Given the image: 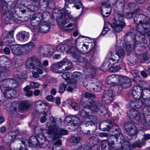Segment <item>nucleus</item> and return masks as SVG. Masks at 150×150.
<instances>
[{
	"label": "nucleus",
	"instance_id": "f257e3e1",
	"mask_svg": "<svg viewBox=\"0 0 150 150\" xmlns=\"http://www.w3.org/2000/svg\"><path fill=\"white\" fill-rule=\"evenodd\" d=\"M95 95L86 92L84 93L81 97V100L84 102L87 105L83 107L79 113L80 116L85 119L90 117L91 115H90V111L92 113H97L99 115L104 116L107 113V110L103 107L100 103L94 101L91 98H95Z\"/></svg>",
	"mask_w": 150,
	"mask_h": 150
},
{
	"label": "nucleus",
	"instance_id": "f03ea898",
	"mask_svg": "<svg viewBox=\"0 0 150 150\" xmlns=\"http://www.w3.org/2000/svg\"><path fill=\"white\" fill-rule=\"evenodd\" d=\"M115 22L113 24H110L108 22H105L102 34L105 35L110 30L111 27L113 29L117 32L122 31L126 25V23L123 21L124 14L119 11H116L115 13Z\"/></svg>",
	"mask_w": 150,
	"mask_h": 150
},
{
	"label": "nucleus",
	"instance_id": "7ed1b4c3",
	"mask_svg": "<svg viewBox=\"0 0 150 150\" xmlns=\"http://www.w3.org/2000/svg\"><path fill=\"white\" fill-rule=\"evenodd\" d=\"M26 66L30 69L37 70V72L33 71L32 74L33 77L37 78L39 77V74H42V65L40 60L35 56H32L27 59L26 61Z\"/></svg>",
	"mask_w": 150,
	"mask_h": 150
},
{
	"label": "nucleus",
	"instance_id": "20e7f679",
	"mask_svg": "<svg viewBox=\"0 0 150 150\" xmlns=\"http://www.w3.org/2000/svg\"><path fill=\"white\" fill-rule=\"evenodd\" d=\"M47 133L48 137L52 140H55L63 135L68 134V131L63 129L59 128L56 125H52L48 127Z\"/></svg>",
	"mask_w": 150,
	"mask_h": 150
},
{
	"label": "nucleus",
	"instance_id": "39448f33",
	"mask_svg": "<svg viewBox=\"0 0 150 150\" xmlns=\"http://www.w3.org/2000/svg\"><path fill=\"white\" fill-rule=\"evenodd\" d=\"M56 20L59 25L63 26L69 22L70 19H74L70 14V11L67 9L58 10Z\"/></svg>",
	"mask_w": 150,
	"mask_h": 150
},
{
	"label": "nucleus",
	"instance_id": "423d86ee",
	"mask_svg": "<svg viewBox=\"0 0 150 150\" xmlns=\"http://www.w3.org/2000/svg\"><path fill=\"white\" fill-rule=\"evenodd\" d=\"M11 66V62L5 56L0 57V77L6 76L8 69Z\"/></svg>",
	"mask_w": 150,
	"mask_h": 150
},
{
	"label": "nucleus",
	"instance_id": "0eeeda50",
	"mask_svg": "<svg viewBox=\"0 0 150 150\" xmlns=\"http://www.w3.org/2000/svg\"><path fill=\"white\" fill-rule=\"evenodd\" d=\"M69 65V66L65 68L66 70L70 69L71 67V63L67 59H64L59 62L53 64L51 67V69L54 72L61 73H62L61 71L58 70V69L60 68L62 66L65 65Z\"/></svg>",
	"mask_w": 150,
	"mask_h": 150
},
{
	"label": "nucleus",
	"instance_id": "6e6552de",
	"mask_svg": "<svg viewBox=\"0 0 150 150\" xmlns=\"http://www.w3.org/2000/svg\"><path fill=\"white\" fill-rule=\"evenodd\" d=\"M53 50V48L52 47L43 45L38 47V52L41 56L48 57L52 54Z\"/></svg>",
	"mask_w": 150,
	"mask_h": 150
},
{
	"label": "nucleus",
	"instance_id": "1a4fd4ad",
	"mask_svg": "<svg viewBox=\"0 0 150 150\" xmlns=\"http://www.w3.org/2000/svg\"><path fill=\"white\" fill-rule=\"evenodd\" d=\"M18 86V83L16 80L13 78H9L0 82V88L4 90L5 88H8L14 89Z\"/></svg>",
	"mask_w": 150,
	"mask_h": 150
},
{
	"label": "nucleus",
	"instance_id": "9d476101",
	"mask_svg": "<svg viewBox=\"0 0 150 150\" xmlns=\"http://www.w3.org/2000/svg\"><path fill=\"white\" fill-rule=\"evenodd\" d=\"M129 118L134 123L138 124L141 120L139 112L137 110L132 109L129 110L127 112Z\"/></svg>",
	"mask_w": 150,
	"mask_h": 150
},
{
	"label": "nucleus",
	"instance_id": "9b49d317",
	"mask_svg": "<svg viewBox=\"0 0 150 150\" xmlns=\"http://www.w3.org/2000/svg\"><path fill=\"white\" fill-rule=\"evenodd\" d=\"M124 127L126 133L129 135L136 136L138 132L137 129L133 124L127 122L124 124Z\"/></svg>",
	"mask_w": 150,
	"mask_h": 150
},
{
	"label": "nucleus",
	"instance_id": "f8f14e48",
	"mask_svg": "<svg viewBox=\"0 0 150 150\" xmlns=\"http://www.w3.org/2000/svg\"><path fill=\"white\" fill-rule=\"evenodd\" d=\"M113 96V92L112 90H105L102 97V101L103 103L108 104L110 103L112 100Z\"/></svg>",
	"mask_w": 150,
	"mask_h": 150
},
{
	"label": "nucleus",
	"instance_id": "ddd939ff",
	"mask_svg": "<svg viewBox=\"0 0 150 150\" xmlns=\"http://www.w3.org/2000/svg\"><path fill=\"white\" fill-rule=\"evenodd\" d=\"M65 123L68 124L70 123L71 127H74L76 129L79 125L81 121L80 119L76 116L67 117L65 118Z\"/></svg>",
	"mask_w": 150,
	"mask_h": 150
},
{
	"label": "nucleus",
	"instance_id": "4468645a",
	"mask_svg": "<svg viewBox=\"0 0 150 150\" xmlns=\"http://www.w3.org/2000/svg\"><path fill=\"white\" fill-rule=\"evenodd\" d=\"M50 29V25L49 24L46 22H41L39 27L36 28H34L33 30L34 31L37 33L39 31L42 33H45L47 32Z\"/></svg>",
	"mask_w": 150,
	"mask_h": 150
},
{
	"label": "nucleus",
	"instance_id": "2eb2a0df",
	"mask_svg": "<svg viewBox=\"0 0 150 150\" xmlns=\"http://www.w3.org/2000/svg\"><path fill=\"white\" fill-rule=\"evenodd\" d=\"M144 91L140 86H134L132 90V95L133 97L137 99H140L143 97Z\"/></svg>",
	"mask_w": 150,
	"mask_h": 150
},
{
	"label": "nucleus",
	"instance_id": "dca6fc26",
	"mask_svg": "<svg viewBox=\"0 0 150 150\" xmlns=\"http://www.w3.org/2000/svg\"><path fill=\"white\" fill-rule=\"evenodd\" d=\"M112 57L110 58V59L113 62H115V63L118 62L119 58L122 59L124 56L125 53L124 50L122 49H120L118 51H117L115 56L113 53L110 52V54ZM115 63H112L114 64Z\"/></svg>",
	"mask_w": 150,
	"mask_h": 150
},
{
	"label": "nucleus",
	"instance_id": "f3484780",
	"mask_svg": "<svg viewBox=\"0 0 150 150\" xmlns=\"http://www.w3.org/2000/svg\"><path fill=\"white\" fill-rule=\"evenodd\" d=\"M42 16L41 13H37L34 15L32 17L30 21V24L34 28H38V27L39 24L41 23Z\"/></svg>",
	"mask_w": 150,
	"mask_h": 150
},
{
	"label": "nucleus",
	"instance_id": "a211bd4d",
	"mask_svg": "<svg viewBox=\"0 0 150 150\" xmlns=\"http://www.w3.org/2000/svg\"><path fill=\"white\" fill-rule=\"evenodd\" d=\"M115 144L114 141L110 139L102 141L101 145L102 148L104 150H110L112 148L113 145Z\"/></svg>",
	"mask_w": 150,
	"mask_h": 150
},
{
	"label": "nucleus",
	"instance_id": "6ab92c4d",
	"mask_svg": "<svg viewBox=\"0 0 150 150\" xmlns=\"http://www.w3.org/2000/svg\"><path fill=\"white\" fill-rule=\"evenodd\" d=\"M120 75L112 74L109 76L106 79V82L108 84L116 85L119 82Z\"/></svg>",
	"mask_w": 150,
	"mask_h": 150
},
{
	"label": "nucleus",
	"instance_id": "aec40b11",
	"mask_svg": "<svg viewBox=\"0 0 150 150\" xmlns=\"http://www.w3.org/2000/svg\"><path fill=\"white\" fill-rule=\"evenodd\" d=\"M119 83H120L121 87L123 88H129L131 85L130 79L126 76H121Z\"/></svg>",
	"mask_w": 150,
	"mask_h": 150
},
{
	"label": "nucleus",
	"instance_id": "412c9836",
	"mask_svg": "<svg viewBox=\"0 0 150 150\" xmlns=\"http://www.w3.org/2000/svg\"><path fill=\"white\" fill-rule=\"evenodd\" d=\"M12 52L15 55H22L24 54L22 45H15L11 46Z\"/></svg>",
	"mask_w": 150,
	"mask_h": 150
},
{
	"label": "nucleus",
	"instance_id": "4be33fe9",
	"mask_svg": "<svg viewBox=\"0 0 150 150\" xmlns=\"http://www.w3.org/2000/svg\"><path fill=\"white\" fill-rule=\"evenodd\" d=\"M13 15V14L11 11L6 12L2 17L3 20L7 24L11 23L13 21L15 20Z\"/></svg>",
	"mask_w": 150,
	"mask_h": 150
},
{
	"label": "nucleus",
	"instance_id": "5701e85b",
	"mask_svg": "<svg viewBox=\"0 0 150 150\" xmlns=\"http://www.w3.org/2000/svg\"><path fill=\"white\" fill-rule=\"evenodd\" d=\"M65 9H67V10L70 11L69 7L70 6H69V4H71L72 3H74L76 4L74 6L77 9H79L80 7H82V4L80 2V0H65Z\"/></svg>",
	"mask_w": 150,
	"mask_h": 150
},
{
	"label": "nucleus",
	"instance_id": "b1692460",
	"mask_svg": "<svg viewBox=\"0 0 150 150\" xmlns=\"http://www.w3.org/2000/svg\"><path fill=\"white\" fill-rule=\"evenodd\" d=\"M22 45L24 55L26 54L31 52L35 46L34 43L32 41Z\"/></svg>",
	"mask_w": 150,
	"mask_h": 150
},
{
	"label": "nucleus",
	"instance_id": "393cba45",
	"mask_svg": "<svg viewBox=\"0 0 150 150\" xmlns=\"http://www.w3.org/2000/svg\"><path fill=\"white\" fill-rule=\"evenodd\" d=\"M110 6L106 3L104 2L102 3V6L100 8V10L102 15L105 17H107L110 15Z\"/></svg>",
	"mask_w": 150,
	"mask_h": 150
},
{
	"label": "nucleus",
	"instance_id": "a878e982",
	"mask_svg": "<svg viewBox=\"0 0 150 150\" xmlns=\"http://www.w3.org/2000/svg\"><path fill=\"white\" fill-rule=\"evenodd\" d=\"M97 120L96 117L93 116H90L89 117L86 118L83 120V122L86 127H91L93 125H96L95 124Z\"/></svg>",
	"mask_w": 150,
	"mask_h": 150
},
{
	"label": "nucleus",
	"instance_id": "bb28decb",
	"mask_svg": "<svg viewBox=\"0 0 150 150\" xmlns=\"http://www.w3.org/2000/svg\"><path fill=\"white\" fill-rule=\"evenodd\" d=\"M0 89L4 96L6 98H11L14 96V93L15 91L12 90V88H6L4 90H2L1 88Z\"/></svg>",
	"mask_w": 150,
	"mask_h": 150
},
{
	"label": "nucleus",
	"instance_id": "cd10ccee",
	"mask_svg": "<svg viewBox=\"0 0 150 150\" xmlns=\"http://www.w3.org/2000/svg\"><path fill=\"white\" fill-rule=\"evenodd\" d=\"M142 19V21L140 26L142 27L144 30H146L150 26L149 18L148 17L143 15Z\"/></svg>",
	"mask_w": 150,
	"mask_h": 150
},
{
	"label": "nucleus",
	"instance_id": "c85d7f7f",
	"mask_svg": "<svg viewBox=\"0 0 150 150\" xmlns=\"http://www.w3.org/2000/svg\"><path fill=\"white\" fill-rule=\"evenodd\" d=\"M29 35V33L25 31H22L17 35V38L21 41H25L28 39Z\"/></svg>",
	"mask_w": 150,
	"mask_h": 150
},
{
	"label": "nucleus",
	"instance_id": "c756f323",
	"mask_svg": "<svg viewBox=\"0 0 150 150\" xmlns=\"http://www.w3.org/2000/svg\"><path fill=\"white\" fill-rule=\"evenodd\" d=\"M39 142L40 146L42 148L48 149L51 146L49 142L44 137L41 138Z\"/></svg>",
	"mask_w": 150,
	"mask_h": 150
},
{
	"label": "nucleus",
	"instance_id": "7c9ffc66",
	"mask_svg": "<svg viewBox=\"0 0 150 150\" xmlns=\"http://www.w3.org/2000/svg\"><path fill=\"white\" fill-rule=\"evenodd\" d=\"M110 124L107 121H102L100 124L99 128L103 131H108L111 129Z\"/></svg>",
	"mask_w": 150,
	"mask_h": 150
},
{
	"label": "nucleus",
	"instance_id": "2f4dec72",
	"mask_svg": "<svg viewBox=\"0 0 150 150\" xmlns=\"http://www.w3.org/2000/svg\"><path fill=\"white\" fill-rule=\"evenodd\" d=\"M73 57L74 60L77 62H81L83 61L86 62H88V61L85 58H83L81 57L80 54V53L79 51L78 53H76L75 54L72 56Z\"/></svg>",
	"mask_w": 150,
	"mask_h": 150
},
{
	"label": "nucleus",
	"instance_id": "473e14b6",
	"mask_svg": "<svg viewBox=\"0 0 150 150\" xmlns=\"http://www.w3.org/2000/svg\"><path fill=\"white\" fill-rule=\"evenodd\" d=\"M143 104L142 100L140 99H137L136 100L132 101L130 103V105L132 107L136 108H141Z\"/></svg>",
	"mask_w": 150,
	"mask_h": 150
},
{
	"label": "nucleus",
	"instance_id": "72a5a7b5",
	"mask_svg": "<svg viewBox=\"0 0 150 150\" xmlns=\"http://www.w3.org/2000/svg\"><path fill=\"white\" fill-rule=\"evenodd\" d=\"M47 105L46 103H43L40 101H38L35 104V109L38 112L42 111Z\"/></svg>",
	"mask_w": 150,
	"mask_h": 150
},
{
	"label": "nucleus",
	"instance_id": "f704fd0d",
	"mask_svg": "<svg viewBox=\"0 0 150 150\" xmlns=\"http://www.w3.org/2000/svg\"><path fill=\"white\" fill-rule=\"evenodd\" d=\"M83 86L89 91L93 92L95 91V83H87V82H84L83 83Z\"/></svg>",
	"mask_w": 150,
	"mask_h": 150
},
{
	"label": "nucleus",
	"instance_id": "c9c22d12",
	"mask_svg": "<svg viewBox=\"0 0 150 150\" xmlns=\"http://www.w3.org/2000/svg\"><path fill=\"white\" fill-rule=\"evenodd\" d=\"M40 139L39 137L38 138L34 136H32L30 138L29 141V144L33 146H37L38 144H39V141Z\"/></svg>",
	"mask_w": 150,
	"mask_h": 150
},
{
	"label": "nucleus",
	"instance_id": "e433bc0d",
	"mask_svg": "<svg viewBox=\"0 0 150 150\" xmlns=\"http://www.w3.org/2000/svg\"><path fill=\"white\" fill-rule=\"evenodd\" d=\"M143 15L141 14H137L134 18V21L135 23L137 25L140 26L142 21V17Z\"/></svg>",
	"mask_w": 150,
	"mask_h": 150
},
{
	"label": "nucleus",
	"instance_id": "4c0bfd02",
	"mask_svg": "<svg viewBox=\"0 0 150 150\" xmlns=\"http://www.w3.org/2000/svg\"><path fill=\"white\" fill-rule=\"evenodd\" d=\"M121 149L122 150H130V144L129 142L127 140H125L122 142Z\"/></svg>",
	"mask_w": 150,
	"mask_h": 150
},
{
	"label": "nucleus",
	"instance_id": "58836bf2",
	"mask_svg": "<svg viewBox=\"0 0 150 150\" xmlns=\"http://www.w3.org/2000/svg\"><path fill=\"white\" fill-rule=\"evenodd\" d=\"M113 137L115 138L117 142H119L121 144L124 141L126 140L122 134L120 132L116 135H114Z\"/></svg>",
	"mask_w": 150,
	"mask_h": 150
},
{
	"label": "nucleus",
	"instance_id": "ea45409f",
	"mask_svg": "<svg viewBox=\"0 0 150 150\" xmlns=\"http://www.w3.org/2000/svg\"><path fill=\"white\" fill-rule=\"evenodd\" d=\"M62 141L60 140L57 141L53 145L52 149L53 150H62L60 145H62Z\"/></svg>",
	"mask_w": 150,
	"mask_h": 150
},
{
	"label": "nucleus",
	"instance_id": "a19ab883",
	"mask_svg": "<svg viewBox=\"0 0 150 150\" xmlns=\"http://www.w3.org/2000/svg\"><path fill=\"white\" fill-rule=\"evenodd\" d=\"M14 139L11 135L8 134L6 135L3 138V141L6 144L11 143L13 141Z\"/></svg>",
	"mask_w": 150,
	"mask_h": 150
},
{
	"label": "nucleus",
	"instance_id": "79ce46f5",
	"mask_svg": "<svg viewBox=\"0 0 150 150\" xmlns=\"http://www.w3.org/2000/svg\"><path fill=\"white\" fill-rule=\"evenodd\" d=\"M29 103L28 101L22 102L19 105V107L22 110H27L29 107Z\"/></svg>",
	"mask_w": 150,
	"mask_h": 150
},
{
	"label": "nucleus",
	"instance_id": "37998d69",
	"mask_svg": "<svg viewBox=\"0 0 150 150\" xmlns=\"http://www.w3.org/2000/svg\"><path fill=\"white\" fill-rule=\"evenodd\" d=\"M133 81L134 82V86H141V83L142 81V78L139 75L134 77Z\"/></svg>",
	"mask_w": 150,
	"mask_h": 150
},
{
	"label": "nucleus",
	"instance_id": "c03bdc74",
	"mask_svg": "<svg viewBox=\"0 0 150 150\" xmlns=\"http://www.w3.org/2000/svg\"><path fill=\"white\" fill-rule=\"evenodd\" d=\"M30 86L28 85L26 86L23 89L24 91L26 92L25 95L27 97H30L33 95V91L30 90Z\"/></svg>",
	"mask_w": 150,
	"mask_h": 150
},
{
	"label": "nucleus",
	"instance_id": "a18cd8bd",
	"mask_svg": "<svg viewBox=\"0 0 150 150\" xmlns=\"http://www.w3.org/2000/svg\"><path fill=\"white\" fill-rule=\"evenodd\" d=\"M98 142V139L95 137H92L89 139V144L91 146L97 144Z\"/></svg>",
	"mask_w": 150,
	"mask_h": 150
},
{
	"label": "nucleus",
	"instance_id": "49530a36",
	"mask_svg": "<svg viewBox=\"0 0 150 150\" xmlns=\"http://www.w3.org/2000/svg\"><path fill=\"white\" fill-rule=\"evenodd\" d=\"M146 143L144 140H142L141 142L139 141H137L134 143L132 145V146L133 148H135L137 146V147L140 148L142 146V145H144Z\"/></svg>",
	"mask_w": 150,
	"mask_h": 150
},
{
	"label": "nucleus",
	"instance_id": "de8ad7c7",
	"mask_svg": "<svg viewBox=\"0 0 150 150\" xmlns=\"http://www.w3.org/2000/svg\"><path fill=\"white\" fill-rule=\"evenodd\" d=\"M79 51L75 47L70 46L69 47V49L67 53L71 54L73 56V54H74L76 53H78Z\"/></svg>",
	"mask_w": 150,
	"mask_h": 150
},
{
	"label": "nucleus",
	"instance_id": "09e8293b",
	"mask_svg": "<svg viewBox=\"0 0 150 150\" xmlns=\"http://www.w3.org/2000/svg\"><path fill=\"white\" fill-rule=\"evenodd\" d=\"M141 84V86L139 85V86H140L141 88L142 87V91H145L146 90H149L150 86L147 82L142 81Z\"/></svg>",
	"mask_w": 150,
	"mask_h": 150
},
{
	"label": "nucleus",
	"instance_id": "8fccbe9b",
	"mask_svg": "<svg viewBox=\"0 0 150 150\" xmlns=\"http://www.w3.org/2000/svg\"><path fill=\"white\" fill-rule=\"evenodd\" d=\"M94 91L100 92L102 90V85L101 82H96L95 83Z\"/></svg>",
	"mask_w": 150,
	"mask_h": 150
},
{
	"label": "nucleus",
	"instance_id": "3c124183",
	"mask_svg": "<svg viewBox=\"0 0 150 150\" xmlns=\"http://www.w3.org/2000/svg\"><path fill=\"white\" fill-rule=\"evenodd\" d=\"M80 137H72L70 138L69 141L71 143H78L81 140Z\"/></svg>",
	"mask_w": 150,
	"mask_h": 150
},
{
	"label": "nucleus",
	"instance_id": "603ef678",
	"mask_svg": "<svg viewBox=\"0 0 150 150\" xmlns=\"http://www.w3.org/2000/svg\"><path fill=\"white\" fill-rule=\"evenodd\" d=\"M18 106V104H16V102H14L11 103V104L10 105V113H11V112L12 113L13 112H15Z\"/></svg>",
	"mask_w": 150,
	"mask_h": 150
},
{
	"label": "nucleus",
	"instance_id": "864d4df0",
	"mask_svg": "<svg viewBox=\"0 0 150 150\" xmlns=\"http://www.w3.org/2000/svg\"><path fill=\"white\" fill-rule=\"evenodd\" d=\"M91 45H92V43H89V45L83 44L82 47L83 50H80L83 52H87L88 49H89V51L91 50V47H90V46Z\"/></svg>",
	"mask_w": 150,
	"mask_h": 150
},
{
	"label": "nucleus",
	"instance_id": "5fc2aeb1",
	"mask_svg": "<svg viewBox=\"0 0 150 150\" xmlns=\"http://www.w3.org/2000/svg\"><path fill=\"white\" fill-rule=\"evenodd\" d=\"M96 125H93L92 127H91L90 130H87L86 133L88 135H91L93 134L96 131Z\"/></svg>",
	"mask_w": 150,
	"mask_h": 150
},
{
	"label": "nucleus",
	"instance_id": "6e6d98bb",
	"mask_svg": "<svg viewBox=\"0 0 150 150\" xmlns=\"http://www.w3.org/2000/svg\"><path fill=\"white\" fill-rule=\"evenodd\" d=\"M110 125L112 126V127L111 126V128L112 131L118 132L119 133L120 132V130L116 124H110Z\"/></svg>",
	"mask_w": 150,
	"mask_h": 150
},
{
	"label": "nucleus",
	"instance_id": "4d7b16f0",
	"mask_svg": "<svg viewBox=\"0 0 150 150\" xmlns=\"http://www.w3.org/2000/svg\"><path fill=\"white\" fill-rule=\"evenodd\" d=\"M66 87L67 85L64 83L61 84L59 86V92L60 93H63L65 91Z\"/></svg>",
	"mask_w": 150,
	"mask_h": 150
},
{
	"label": "nucleus",
	"instance_id": "13d9d810",
	"mask_svg": "<svg viewBox=\"0 0 150 150\" xmlns=\"http://www.w3.org/2000/svg\"><path fill=\"white\" fill-rule=\"evenodd\" d=\"M120 69V67L119 66L111 67L109 69L110 72H116L119 71Z\"/></svg>",
	"mask_w": 150,
	"mask_h": 150
},
{
	"label": "nucleus",
	"instance_id": "bf43d9fd",
	"mask_svg": "<svg viewBox=\"0 0 150 150\" xmlns=\"http://www.w3.org/2000/svg\"><path fill=\"white\" fill-rule=\"evenodd\" d=\"M62 50V53H63L64 51L67 53L69 49V47L65 44L60 45Z\"/></svg>",
	"mask_w": 150,
	"mask_h": 150
},
{
	"label": "nucleus",
	"instance_id": "052dcab7",
	"mask_svg": "<svg viewBox=\"0 0 150 150\" xmlns=\"http://www.w3.org/2000/svg\"><path fill=\"white\" fill-rule=\"evenodd\" d=\"M136 30L135 29H132L130 30L129 32L126 35L127 36H132V37L134 38L135 36L136 33Z\"/></svg>",
	"mask_w": 150,
	"mask_h": 150
},
{
	"label": "nucleus",
	"instance_id": "680f3d73",
	"mask_svg": "<svg viewBox=\"0 0 150 150\" xmlns=\"http://www.w3.org/2000/svg\"><path fill=\"white\" fill-rule=\"evenodd\" d=\"M145 93L143 94V96H146V98L145 97H143L144 99H150V90H146L144 91Z\"/></svg>",
	"mask_w": 150,
	"mask_h": 150
},
{
	"label": "nucleus",
	"instance_id": "e2e57ef3",
	"mask_svg": "<svg viewBox=\"0 0 150 150\" xmlns=\"http://www.w3.org/2000/svg\"><path fill=\"white\" fill-rule=\"evenodd\" d=\"M70 76V74L67 72L63 73L62 75V77L67 82V81L69 79Z\"/></svg>",
	"mask_w": 150,
	"mask_h": 150
},
{
	"label": "nucleus",
	"instance_id": "0e129e2a",
	"mask_svg": "<svg viewBox=\"0 0 150 150\" xmlns=\"http://www.w3.org/2000/svg\"><path fill=\"white\" fill-rule=\"evenodd\" d=\"M30 85L33 88H38L39 86V83L33 81L30 82Z\"/></svg>",
	"mask_w": 150,
	"mask_h": 150
},
{
	"label": "nucleus",
	"instance_id": "69168bd1",
	"mask_svg": "<svg viewBox=\"0 0 150 150\" xmlns=\"http://www.w3.org/2000/svg\"><path fill=\"white\" fill-rule=\"evenodd\" d=\"M72 25L73 24L72 23H70L69 24H68L67 25L64 27L63 28V29L64 30L68 31H71L73 29V28L71 29L70 28H69L71 27L72 26Z\"/></svg>",
	"mask_w": 150,
	"mask_h": 150
},
{
	"label": "nucleus",
	"instance_id": "338daca9",
	"mask_svg": "<svg viewBox=\"0 0 150 150\" xmlns=\"http://www.w3.org/2000/svg\"><path fill=\"white\" fill-rule=\"evenodd\" d=\"M67 82L69 83L70 84H73V86L75 87L76 86V80L73 79L71 78L70 79H69L67 81Z\"/></svg>",
	"mask_w": 150,
	"mask_h": 150
},
{
	"label": "nucleus",
	"instance_id": "774afa93",
	"mask_svg": "<svg viewBox=\"0 0 150 150\" xmlns=\"http://www.w3.org/2000/svg\"><path fill=\"white\" fill-rule=\"evenodd\" d=\"M88 147L91 149V150H99L100 149L99 146L97 144L94 145L93 146Z\"/></svg>",
	"mask_w": 150,
	"mask_h": 150
}]
</instances>
